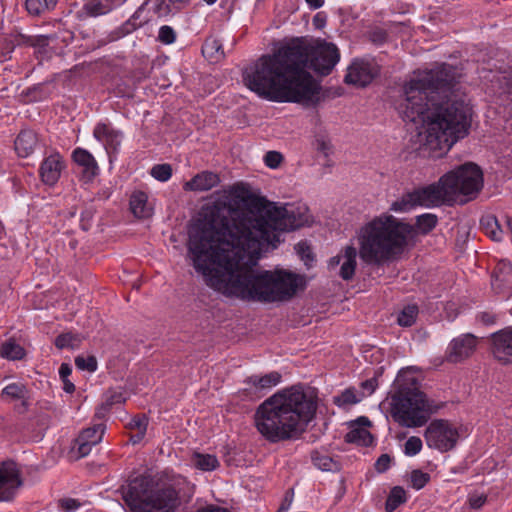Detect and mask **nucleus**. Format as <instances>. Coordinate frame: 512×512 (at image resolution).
Listing matches in <instances>:
<instances>
[{
    "instance_id": "1",
    "label": "nucleus",
    "mask_w": 512,
    "mask_h": 512,
    "mask_svg": "<svg viewBox=\"0 0 512 512\" xmlns=\"http://www.w3.org/2000/svg\"><path fill=\"white\" fill-rule=\"evenodd\" d=\"M201 215L188 250L207 286L229 298L260 303L288 301L305 289L302 275L256 266L264 252L281 242L282 232L309 225L306 205L278 207L236 184L218 193Z\"/></svg>"
},
{
    "instance_id": "2",
    "label": "nucleus",
    "mask_w": 512,
    "mask_h": 512,
    "mask_svg": "<svg viewBox=\"0 0 512 512\" xmlns=\"http://www.w3.org/2000/svg\"><path fill=\"white\" fill-rule=\"evenodd\" d=\"M456 70L448 64L423 71L403 87V120L415 126L414 142L432 158H440L471 127L472 108L453 93Z\"/></svg>"
},
{
    "instance_id": "3",
    "label": "nucleus",
    "mask_w": 512,
    "mask_h": 512,
    "mask_svg": "<svg viewBox=\"0 0 512 512\" xmlns=\"http://www.w3.org/2000/svg\"><path fill=\"white\" fill-rule=\"evenodd\" d=\"M413 227L392 215H381L364 225L358 234L359 251L354 245H347L328 262L334 269L341 264L338 275L345 281L354 277L357 256L368 265L380 266L401 254Z\"/></svg>"
},
{
    "instance_id": "4",
    "label": "nucleus",
    "mask_w": 512,
    "mask_h": 512,
    "mask_svg": "<svg viewBox=\"0 0 512 512\" xmlns=\"http://www.w3.org/2000/svg\"><path fill=\"white\" fill-rule=\"evenodd\" d=\"M297 47L285 43L275 53L261 56L242 73L244 84L259 97L274 102H308L293 56Z\"/></svg>"
},
{
    "instance_id": "5",
    "label": "nucleus",
    "mask_w": 512,
    "mask_h": 512,
    "mask_svg": "<svg viewBox=\"0 0 512 512\" xmlns=\"http://www.w3.org/2000/svg\"><path fill=\"white\" fill-rule=\"evenodd\" d=\"M316 401L299 386L283 389L256 410L259 433L272 443L297 437L313 419Z\"/></svg>"
},
{
    "instance_id": "6",
    "label": "nucleus",
    "mask_w": 512,
    "mask_h": 512,
    "mask_svg": "<svg viewBox=\"0 0 512 512\" xmlns=\"http://www.w3.org/2000/svg\"><path fill=\"white\" fill-rule=\"evenodd\" d=\"M288 43L290 47H297L295 51L298 54L294 55L293 59L299 63L297 69L302 91L305 92L308 102L312 101L313 97L319 93V86L307 69L323 76L330 74L340 60L339 49L334 43L324 39L308 40L297 37Z\"/></svg>"
},
{
    "instance_id": "7",
    "label": "nucleus",
    "mask_w": 512,
    "mask_h": 512,
    "mask_svg": "<svg viewBox=\"0 0 512 512\" xmlns=\"http://www.w3.org/2000/svg\"><path fill=\"white\" fill-rule=\"evenodd\" d=\"M119 492L131 512H175L180 505L179 493L172 484L149 476L134 478Z\"/></svg>"
},
{
    "instance_id": "8",
    "label": "nucleus",
    "mask_w": 512,
    "mask_h": 512,
    "mask_svg": "<svg viewBox=\"0 0 512 512\" xmlns=\"http://www.w3.org/2000/svg\"><path fill=\"white\" fill-rule=\"evenodd\" d=\"M430 411L431 405L420 390L417 379L397 378L391 398V412L395 421L405 427H420L427 422Z\"/></svg>"
},
{
    "instance_id": "9",
    "label": "nucleus",
    "mask_w": 512,
    "mask_h": 512,
    "mask_svg": "<svg viewBox=\"0 0 512 512\" xmlns=\"http://www.w3.org/2000/svg\"><path fill=\"white\" fill-rule=\"evenodd\" d=\"M445 183L451 204H461L474 200L483 187V172L474 163L468 162L441 176Z\"/></svg>"
},
{
    "instance_id": "10",
    "label": "nucleus",
    "mask_w": 512,
    "mask_h": 512,
    "mask_svg": "<svg viewBox=\"0 0 512 512\" xmlns=\"http://www.w3.org/2000/svg\"><path fill=\"white\" fill-rule=\"evenodd\" d=\"M448 195L445 183H441L440 177L437 182L416 188L412 192L407 193L402 200L393 202L391 210L406 212L414 206L431 208L442 204L451 205Z\"/></svg>"
},
{
    "instance_id": "11",
    "label": "nucleus",
    "mask_w": 512,
    "mask_h": 512,
    "mask_svg": "<svg viewBox=\"0 0 512 512\" xmlns=\"http://www.w3.org/2000/svg\"><path fill=\"white\" fill-rule=\"evenodd\" d=\"M380 74V66L374 59L357 58L347 68L344 81L357 87H366Z\"/></svg>"
},
{
    "instance_id": "12",
    "label": "nucleus",
    "mask_w": 512,
    "mask_h": 512,
    "mask_svg": "<svg viewBox=\"0 0 512 512\" xmlns=\"http://www.w3.org/2000/svg\"><path fill=\"white\" fill-rule=\"evenodd\" d=\"M458 438V431L445 420L432 421L425 431L429 448H453Z\"/></svg>"
},
{
    "instance_id": "13",
    "label": "nucleus",
    "mask_w": 512,
    "mask_h": 512,
    "mask_svg": "<svg viewBox=\"0 0 512 512\" xmlns=\"http://www.w3.org/2000/svg\"><path fill=\"white\" fill-rule=\"evenodd\" d=\"M22 485L20 471L13 461L0 463V502L13 499L16 490Z\"/></svg>"
},
{
    "instance_id": "14",
    "label": "nucleus",
    "mask_w": 512,
    "mask_h": 512,
    "mask_svg": "<svg viewBox=\"0 0 512 512\" xmlns=\"http://www.w3.org/2000/svg\"><path fill=\"white\" fill-rule=\"evenodd\" d=\"M371 421L366 416H360L349 423V431L345 435V441L349 444L369 447L374 444V437L369 431Z\"/></svg>"
},
{
    "instance_id": "15",
    "label": "nucleus",
    "mask_w": 512,
    "mask_h": 512,
    "mask_svg": "<svg viewBox=\"0 0 512 512\" xmlns=\"http://www.w3.org/2000/svg\"><path fill=\"white\" fill-rule=\"evenodd\" d=\"M493 356L503 364H512V326L491 334Z\"/></svg>"
},
{
    "instance_id": "16",
    "label": "nucleus",
    "mask_w": 512,
    "mask_h": 512,
    "mask_svg": "<svg viewBox=\"0 0 512 512\" xmlns=\"http://www.w3.org/2000/svg\"><path fill=\"white\" fill-rule=\"evenodd\" d=\"M65 168L63 157L58 152H53L46 156L41 162L39 174L42 182L53 186L60 179L61 173Z\"/></svg>"
},
{
    "instance_id": "17",
    "label": "nucleus",
    "mask_w": 512,
    "mask_h": 512,
    "mask_svg": "<svg viewBox=\"0 0 512 512\" xmlns=\"http://www.w3.org/2000/svg\"><path fill=\"white\" fill-rule=\"evenodd\" d=\"M476 344V337L469 333L454 338L448 346V361L457 363L469 357L475 350Z\"/></svg>"
},
{
    "instance_id": "18",
    "label": "nucleus",
    "mask_w": 512,
    "mask_h": 512,
    "mask_svg": "<svg viewBox=\"0 0 512 512\" xmlns=\"http://www.w3.org/2000/svg\"><path fill=\"white\" fill-rule=\"evenodd\" d=\"M281 378V374L277 371H272L265 375H251L244 380L246 385L244 391L254 394L263 393L278 385Z\"/></svg>"
},
{
    "instance_id": "19",
    "label": "nucleus",
    "mask_w": 512,
    "mask_h": 512,
    "mask_svg": "<svg viewBox=\"0 0 512 512\" xmlns=\"http://www.w3.org/2000/svg\"><path fill=\"white\" fill-rule=\"evenodd\" d=\"M72 159L81 168L82 179L85 182H91L98 175V164L88 150L76 148L72 152Z\"/></svg>"
},
{
    "instance_id": "20",
    "label": "nucleus",
    "mask_w": 512,
    "mask_h": 512,
    "mask_svg": "<svg viewBox=\"0 0 512 512\" xmlns=\"http://www.w3.org/2000/svg\"><path fill=\"white\" fill-rule=\"evenodd\" d=\"M220 183V178L217 173L212 171H202L193 176L189 181L183 184L185 191L204 192L211 190Z\"/></svg>"
},
{
    "instance_id": "21",
    "label": "nucleus",
    "mask_w": 512,
    "mask_h": 512,
    "mask_svg": "<svg viewBox=\"0 0 512 512\" xmlns=\"http://www.w3.org/2000/svg\"><path fill=\"white\" fill-rule=\"evenodd\" d=\"M94 137L104 143L105 148L111 152H117L122 139L123 134L119 130H115L107 124L99 123L96 125L93 131Z\"/></svg>"
},
{
    "instance_id": "22",
    "label": "nucleus",
    "mask_w": 512,
    "mask_h": 512,
    "mask_svg": "<svg viewBox=\"0 0 512 512\" xmlns=\"http://www.w3.org/2000/svg\"><path fill=\"white\" fill-rule=\"evenodd\" d=\"M146 4L147 2H144L141 6H139L127 21H125L121 26L110 33L109 37L111 41L119 40L131 34L147 22V19H141V14L144 11Z\"/></svg>"
},
{
    "instance_id": "23",
    "label": "nucleus",
    "mask_w": 512,
    "mask_h": 512,
    "mask_svg": "<svg viewBox=\"0 0 512 512\" xmlns=\"http://www.w3.org/2000/svg\"><path fill=\"white\" fill-rule=\"evenodd\" d=\"M104 432L105 427L102 424H97L82 430L75 440L78 448H91L99 444L103 438Z\"/></svg>"
},
{
    "instance_id": "24",
    "label": "nucleus",
    "mask_w": 512,
    "mask_h": 512,
    "mask_svg": "<svg viewBox=\"0 0 512 512\" xmlns=\"http://www.w3.org/2000/svg\"><path fill=\"white\" fill-rule=\"evenodd\" d=\"M37 142V135L34 131L22 130L14 142L15 150L20 157H28L34 151Z\"/></svg>"
},
{
    "instance_id": "25",
    "label": "nucleus",
    "mask_w": 512,
    "mask_h": 512,
    "mask_svg": "<svg viewBox=\"0 0 512 512\" xmlns=\"http://www.w3.org/2000/svg\"><path fill=\"white\" fill-rule=\"evenodd\" d=\"M122 0H88L82 8V13L88 17H97L109 13Z\"/></svg>"
},
{
    "instance_id": "26",
    "label": "nucleus",
    "mask_w": 512,
    "mask_h": 512,
    "mask_svg": "<svg viewBox=\"0 0 512 512\" xmlns=\"http://www.w3.org/2000/svg\"><path fill=\"white\" fill-rule=\"evenodd\" d=\"M512 281V265L509 262L499 263L493 271L491 285L501 291L507 287Z\"/></svg>"
},
{
    "instance_id": "27",
    "label": "nucleus",
    "mask_w": 512,
    "mask_h": 512,
    "mask_svg": "<svg viewBox=\"0 0 512 512\" xmlns=\"http://www.w3.org/2000/svg\"><path fill=\"white\" fill-rule=\"evenodd\" d=\"M148 196L143 191H135L130 197V210L137 218H147L151 215V209L147 205Z\"/></svg>"
},
{
    "instance_id": "28",
    "label": "nucleus",
    "mask_w": 512,
    "mask_h": 512,
    "mask_svg": "<svg viewBox=\"0 0 512 512\" xmlns=\"http://www.w3.org/2000/svg\"><path fill=\"white\" fill-rule=\"evenodd\" d=\"M191 463L196 469L205 472L214 471L219 467L216 455L197 450L192 454Z\"/></svg>"
},
{
    "instance_id": "29",
    "label": "nucleus",
    "mask_w": 512,
    "mask_h": 512,
    "mask_svg": "<svg viewBox=\"0 0 512 512\" xmlns=\"http://www.w3.org/2000/svg\"><path fill=\"white\" fill-rule=\"evenodd\" d=\"M202 54L212 62H218L225 57L222 43L216 38H208L202 46Z\"/></svg>"
},
{
    "instance_id": "30",
    "label": "nucleus",
    "mask_w": 512,
    "mask_h": 512,
    "mask_svg": "<svg viewBox=\"0 0 512 512\" xmlns=\"http://www.w3.org/2000/svg\"><path fill=\"white\" fill-rule=\"evenodd\" d=\"M311 458L314 465L322 471L335 472L340 469L339 463L326 453L315 450Z\"/></svg>"
},
{
    "instance_id": "31",
    "label": "nucleus",
    "mask_w": 512,
    "mask_h": 512,
    "mask_svg": "<svg viewBox=\"0 0 512 512\" xmlns=\"http://www.w3.org/2000/svg\"><path fill=\"white\" fill-rule=\"evenodd\" d=\"M481 225L486 233L492 240L501 241L503 237V230L494 215H487L482 217Z\"/></svg>"
},
{
    "instance_id": "32",
    "label": "nucleus",
    "mask_w": 512,
    "mask_h": 512,
    "mask_svg": "<svg viewBox=\"0 0 512 512\" xmlns=\"http://www.w3.org/2000/svg\"><path fill=\"white\" fill-rule=\"evenodd\" d=\"M406 500V491L400 486H395L389 493V496L386 500L385 509L387 512H392L399 505L405 503Z\"/></svg>"
},
{
    "instance_id": "33",
    "label": "nucleus",
    "mask_w": 512,
    "mask_h": 512,
    "mask_svg": "<svg viewBox=\"0 0 512 512\" xmlns=\"http://www.w3.org/2000/svg\"><path fill=\"white\" fill-rule=\"evenodd\" d=\"M418 313L419 310L417 305H407L398 314L397 323L402 327H410L416 322Z\"/></svg>"
},
{
    "instance_id": "34",
    "label": "nucleus",
    "mask_w": 512,
    "mask_h": 512,
    "mask_svg": "<svg viewBox=\"0 0 512 512\" xmlns=\"http://www.w3.org/2000/svg\"><path fill=\"white\" fill-rule=\"evenodd\" d=\"M0 354L10 360H20L24 357V349L13 341H7L1 345Z\"/></svg>"
},
{
    "instance_id": "35",
    "label": "nucleus",
    "mask_w": 512,
    "mask_h": 512,
    "mask_svg": "<svg viewBox=\"0 0 512 512\" xmlns=\"http://www.w3.org/2000/svg\"><path fill=\"white\" fill-rule=\"evenodd\" d=\"M437 222V216L432 213H425L417 216L416 218V226L423 234H427L432 231L437 225Z\"/></svg>"
},
{
    "instance_id": "36",
    "label": "nucleus",
    "mask_w": 512,
    "mask_h": 512,
    "mask_svg": "<svg viewBox=\"0 0 512 512\" xmlns=\"http://www.w3.org/2000/svg\"><path fill=\"white\" fill-rule=\"evenodd\" d=\"M81 339L79 335L73 334L71 332L62 333L58 335L55 339V346L58 349H65V348H71L74 349L78 346Z\"/></svg>"
},
{
    "instance_id": "37",
    "label": "nucleus",
    "mask_w": 512,
    "mask_h": 512,
    "mask_svg": "<svg viewBox=\"0 0 512 512\" xmlns=\"http://www.w3.org/2000/svg\"><path fill=\"white\" fill-rule=\"evenodd\" d=\"M27 393L26 386L22 383H11L2 390V396L11 400L23 399Z\"/></svg>"
},
{
    "instance_id": "38",
    "label": "nucleus",
    "mask_w": 512,
    "mask_h": 512,
    "mask_svg": "<svg viewBox=\"0 0 512 512\" xmlns=\"http://www.w3.org/2000/svg\"><path fill=\"white\" fill-rule=\"evenodd\" d=\"M360 401L355 390L352 388L345 389L340 395L334 397V404L339 407H346L356 404Z\"/></svg>"
},
{
    "instance_id": "39",
    "label": "nucleus",
    "mask_w": 512,
    "mask_h": 512,
    "mask_svg": "<svg viewBox=\"0 0 512 512\" xmlns=\"http://www.w3.org/2000/svg\"><path fill=\"white\" fill-rule=\"evenodd\" d=\"M150 174L158 181L166 182L172 176V167L170 164H156L151 168Z\"/></svg>"
},
{
    "instance_id": "40",
    "label": "nucleus",
    "mask_w": 512,
    "mask_h": 512,
    "mask_svg": "<svg viewBox=\"0 0 512 512\" xmlns=\"http://www.w3.org/2000/svg\"><path fill=\"white\" fill-rule=\"evenodd\" d=\"M246 450H226L224 454V461L227 465L244 466L247 461L244 459L243 454Z\"/></svg>"
},
{
    "instance_id": "41",
    "label": "nucleus",
    "mask_w": 512,
    "mask_h": 512,
    "mask_svg": "<svg viewBox=\"0 0 512 512\" xmlns=\"http://www.w3.org/2000/svg\"><path fill=\"white\" fill-rule=\"evenodd\" d=\"M125 401V397L122 391L110 389L105 394L103 407L110 409L115 404H121Z\"/></svg>"
},
{
    "instance_id": "42",
    "label": "nucleus",
    "mask_w": 512,
    "mask_h": 512,
    "mask_svg": "<svg viewBox=\"0 0 512 512\" xmlns=\"http://www.w3.org/2000/svg\"><path fill=\"white\" fill-rule=\"evenodd\" d=\"M148 425V418L145 415H137L131 419L129 426L138 432L137 439H143Z\"/></svg>"
},
{
    "instance_id": "43",
    "label": "nucleus",
    "mask_w": 512,
    "mask_h": 512,
    "mask_svg": "<svg viewBox=\"0 0 512 512\" xmlns=\"http://www.w3.org/2000/svg\"><path fill=\"white\" fill-rule=\"evenodd\" d=\"M411 485L414 489H422L429 481L430 475L421 470H413L410 475Z\"/></svg>"
},
{
    "instance_id": "44",
    "label": "nucleus",
    "mask_w": 512,
    "mask_h": 512,
    "mask_svg": "<svg viewBox=\"0 0 512 512\" xmlns=\"http://www.w3.org/2000/svg\"><path fill=\"white\" fill-rule=\"evenodd\" d=\"M75 365L80 370H87L89 372L97 370V360L94 356H77L75 358Z\"/></svg>"
},
{
    "instance_id": "45",
    "label": "nucleus",
    "mask_w": 512,
    "mask_h": 512,
    "mask_svg": "<svg viewBox=\"0 0 512 512\" xmlns=\"http://www.w3.org/2000/svg\"><path fill=\"white\" fill-rule=\"evenodd\" d=\"M158 40L166 45H170L176 40V32L169 25H163L160 27L158 32Z\"/></svg>"
},
{
    "instance_id": "46",
    "label": "nucleus",
    "mask_w": 512,
    "mask_h": 512,
    "mask_svg": "<svg viewBox=\"0 0 512 512\" xmlns=\"http://www.w3.org/2000/svg\"><path fill=\"white\" fill-rule=\"evenodd\" d=\"M283 160V156L277 151H268L264 156V163L267 167L275 169Z\"/></svg>"
},
{
    "instance_id": "47",
    "label": "nucleus",
    "mask_w": 512,
    "mask_h": 512,
    "mask_svg": "<svg viewBox=\"0 0 512 512\" xmlns=\"http://www.w3.org/2000/svg\"><path fill=\"white\" fill-rule=\"evenodd\" d=\"M25 7L28 13L34 16H38L47 10L41 0H26Z\"/></svg>"
},
{
    "instance_id": "48",
    "label": "nucleus",
    "mask_w": 512,
    "mask_h": 512,
    "mask_svg": "<svg viewBox=\"0 0 512 512\" xmlns=\"http://www.w3.org/2000/svg\"><path fill=\"white\" fill-rule=\"evenodd\" d=\"M487 500V497L483 493H470L468 495V504L472 509H479L481 508Z\"/></svg>"
},
{
    "instance_id": "49",
    "label": "nucleus",
    "mask_w": 512,
    "mask_h": 512,
    "mask_svg": "<svg viewBox=\"0 0 512 512\" xmlns=\"http://www.w3.org/2000/svg\"><path fill=\"white\" fill-rule=\"evenodd\" d=\"M63 457L69 462L78 461L88 455V451L85 450H62Z\"/></svg>"
},
{
    "instance_id": "50",
    "label": "nucleus",
    "mask_w": 512,
    "mask_h": 512,
    "mask_svg": "<svg viewBox=\"0 0 512 512\" xmlns=\"http://www.w3.org/2000/svg\"><path fill=\"white\" fill-rule=\"evenodd\" d=\"M392 458L388 454H382L375 463V469L379 473L387 471L390 467Z\"/></svg>"
},
{
    "instance_id": "51",
    "label": "nucleus",
    "mask_w": 512,
    "mask_h": 512,
    "mask_svg": "<svg viewBox=\"0 0 512 512\" xmlns=\"http://www.w3.org/2000/svg\"><path fill=\"white\" fill-rule=\"evenodd\" d=\"M60 506L66 512H73L77 510L81 506V504L77 499L65 498L60 500Z\"/></svg>"
},
{
    "instance_id": "52",
    "label": "nucleus",
    "mask_w": 512,
    "mask_h": 512,
    "mask_svg": "<svg viewBox=\"0 0 512 512\" xmlns=\"http://www.w3.org/2000/svg\"><path fill=\"white\" fill-rule=\"evenodd\" d=\"M370 40L377 45H382L387 40V33L382 29H375L370 33Z\"/></svg>"
},
{
    "instance_id": "53",
    "label": "nucleus",
    "mask_w": 512,
    "mask_h": 512,
    "mask_svg": "<svg viewBox=\"0 0 512 512\" xmlns=\"http://www.w3.org/2000/svg\"><path fill=\"white\" fill-rule=\"evenodd\" d=\"M478 319L485 325H492L496 321L495 315L489 313V312H481L478 315Z\"/></svg>"
},
{
    "instance_id": "54",
    "label": "nucleus",
    "mask_w": 512,
    "mask_h": 512,
    "mask_svg": "<svg viewBox=\"0 0 512 512\" xmlns=\"http://www.w3.org/2000/svg\"><path fill=\"white\" fill-rule=\"evenodd\" d=\"M317 150L322 152L325 156H328L331 145L328 141L324 139H317L316 140Z\"/></svg>"
},
{
    "instance_id": "55",
    "label": "nucleus",
    "mask_w": 512,
    "mask_h": 512,
    "mask_svg": "<svg viewBox=\"0 0 512 512\" xmlns=\"http://www.w3.org/2000/svg\"><path fill=\"white\" fill-rule=\"evenodd\" d=\"M293 496H294V490H293V488H291L287 491V493L285 495L284 501L280 507V511H285V510L289 509V507L293 501Z\"/></svg>"
},
{
    "instance_id": "56",
    "label": "nucleus",
    "mask_w": 512,
    "mask_h": 512,
    "mask_svg": "<svg viewBox=\"0 0 512 512\" xmlns=\"http://www.w3.org/2000/svg\"><path fill=\"white\" fill-rule=\"evenodd\" d=\"M404 448H422V440L417 436H411L406 440Z\"/></svg>"
},
{
    "instance_id": "57",
    "label": "nucleus",
    "mask_w": 512,
    "mask_h": 512,
    "mask_svg": "<svg viewBox=\"0 0 512 512\" xmlns=\"http://www.w3.org/2000/svg\"><path fill=\"white\" fill-rule=\"evenodd\" d=\"M72 373V367L68 363H62L59 368V376L61 380L68 379Z\"/></svg>"
},
{
    "instance_id": "58",
    "label": "nucleus",
    "mask_w": 512,
    "mask_h": 512,
    "mask_svg": "<svg viewBox=\"0 0 512 512\" xmlns=\"http://www.w3.org/2000/svg\"><path fill=\"white\" fill-rule=\"evenodd\" d=\"M296 250L301 255L302 258H309L310 257V249L305 243H298L296 245Z\"/></svg>"
},
{
    "instance_id": "59",
    "label": "nucleus",
    "mask_w": 512,
    "mask_h": 512,
    "mask_svg": "<svg viewBox=\"0 0 512 512\" xmlns=\"http://www.w3.org/2000/svg\"><path fill=\"white\" fill-rule=\"evenodd\" d=\"M196 512H230L228 509L216 505H208L198 509Z\"/></svg>"
},
{
    "instance_id": "60",
    "label": "nucleus",
    "mask_w": 512,
    "mask_h": 512,
    "mask_svg": "<svg viewBox=\"0 0 512 512\" xmlns=\"http://www.w3.org/2000/svg\"><path fill=\"white\" fill-rule=\"evenodd\" d=\"M326 20L325 18L320 14H316L313 18V24L316 28L321 29L325 26Z\"/></svg>"
},
{
    "instance_id": "61",
    "label": "nucleus",
    "mask_w": 512,
    "mask_h": 512,
    "mask_svg": "<svg viewBox=\"0 0 512 512\" xmlns=\"http://www.w3.org/2000/svg\"><path fill=\"white\" fill-rule=\"evenodd\" d=\"M362 386L365 390L369 391V393H373L376 388L375 380H366L365 382L362 383Z\"/></svg>"
},
{
    "instance_id": "62",
    "label": "nucleus",
    "mask_w": 512,
    "mask_h": 512,
    "mask_svg": "<svg viewBox=\"0 0 512 512\" xmlns=\"http://www.w3.org/2000/svg\"><path fill=\"white\" fill-rule=\"evenodd\" d=\"M62 381H63V389L65 392H67V393L74 392L75 385L69 379H64Z\"/></svg>"
},
{
    "instance_id": "63",
    "label": "nucleus",
    "mask_w": 512,
    "mask_h": 512,
    "mask_svg": "<svg viewBox=\"0 0 512 512\" xmlns=\"http://www.w3.org/2000/svg\"><path fill=\"white\" fill-rule=\"evenodd\" d=\"M306 3L309 5L312 9H318L323 6L324 0H305Z\"/></svg>"
},
{
    "instance_id": "64",
    "label": "nucleus",
    "mask_w": 512,
    "mask_h": 512,
    "mask_svg": "<svg viewBox=\"0 0 512 512\" xmlns=\"http://www.w3.org/2000/svg\"><path fill=\"white\" fill-rule=\"evenodd\" d=\"M47 10H51L57 4V0H41Z\"/></svg>"
}]
</instances>
